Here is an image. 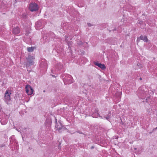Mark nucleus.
Wrapping results in <instances>:
<instances>
[{"instance_id": "obj_1", "label": "nucleus", "mask_w": 157, "mask_h": 157, "mask_svg": "<svg viewBox=\"0 0 157 157\" xmlns=\"http://www.w3.org/2000/svg\"><path fill=\"white\" fill-rule=\"evenodd\" d=\"M35 59V58L33 56H32L30 55L28 56V57L26 58L27 60L26 66H30L33 65L34 63L33 60Z\"/></svg>"}, {"instance_id": "obj_2", "label": "nucleus", "mask_w": 157, "mask_h": 157, "mask_svg": "<svg viewBox=\"0 0 157 157\" xmlns=\"http://www.w3.org/2000/svg\"><path fill=\"white\" fill-rule=\"evenodd\" d=\"M11 94V90H7L5 93L4 100L7 104H8V102L10 100V95Z\"/></svg>"}, {"instance_id": "obj_3", "label": "nucleus", "mask_w": 157, "mask_h": 157, "mask_svg": "<svg viewBox=\"0 0 157 157\" xmlns=\"http://www.w3.org/2000/svg\"><path fill=\"white\" fill-rule=\"evenodd\" d=\"M29 10L31 11H36L38 10V5L35 3H31L29 7Z\"/></svg>"}, {"instance_id": "obj_4", "label": "nucleus", "mask_w": 157, "mask_h": 157, "mask_svg": "<svg viewBox=\"0 0 157 157\" xmlns=\"http://www.w3.org/2000/svg\"><path fill=\"white\" fill-rule=\"evenodd\" d=\"M25 89L26 92L28 95H31L33 94V89L30 85H26Z\"/></svg>"}, {"instance_id": "obj_5", "label": "nucleus", "mask_w": 157, "mask_h": 157, "mask_svg": "<svg viewBox=\"0 0 157 157\" xmlns=\"http://www.w3.org/2000/svg\"><path fill=\"white\" fill-rule=\"evenodd\" d=\"M59 125H56L55 127L56 128V130H58L59 132H60L61 130H66V128L62 126V124L60 121H59Z\"/></svg>"}, {"instance_id": "obj_6", "label": "nucleus", "mask_w": 157, "mask_h": 157, "mask_svg": "<svg viewBox=\"0 0 157 157\" xmlns=\"http://www.w3.org/2000/svg\"><path fill=\"white\" fill-rule=\"evenodd\" d=\"M141 40H143L145 42H147L148 40V39L146 36H141L140 37L138 38L137 41H139Z\"/></svg>"}, {"instance_id": "obj_7", "label": "nucleus", "mask_w": 157, "mask_h": 157, "mask_svg": "<svg viewBox=\"0 0 157 157\" xmlns=\"http://www.w3.org/2000/svg\"><path fill=\"white\" fill-rule=\"evenodd\" d=\"M13 34H17L20 33V30L18 27H16L13 29Z\"/></svg>"}, {"instance_id": "obj_8", "label": "nucleus", "mask_w": 157, "mask_h": 157, "mask_svg": "<svg viewBox=\"0 0 157 157\" xmlns=\"http://www.w3.org/2000/svg\"><path fill=\"white\" fill-rule=\"evenodd\" d=\"M94 64L102 69H105V67L104 64H102L97 62H94Z\"/></svg>"}, {"instance_id": "obj_9", "label": "nucleus", "mask_w": 157, "mask_h": 157, "mask_svg": "<svg viewBox=\"0 0 157 157\" xmlns=\"http://www.w3.org/2000/svg\"><path fill=\"white\" fill-rule=\"evenodd\" d=\"M35 48L34 47H32L28 48L27 49L28 52H32L33 51Z\"/></svg>"}, {"instance_id": "obj_10", "label": "nucleus", "mask_w": 157, "mask_h": 157, "mask_svg": "<svg viewBox=\"0 0 157 157\" xmlns=\"http://www.w3.org/2000/svg\"><path fill=\"white\" fill-rule=\"evenodd\" d=\"M143 67V65L142 64L140 63H138L136 65V69H140Z\"/></svg>"}, {"instance_id": "obj_11", "label": "nucleus", "mask_w": 157, "mask_h": 157, "mask_svg": "<svg viewBox=\"0 0 157 157\" xmlns=\"http://www.w3.org/2000/svg\"><path fill=\"white\" fill-rule=\"evenodd\" d=\"M41 24V22H40L39 21V22H37L36 23V26H37L38 28L40 27V25Z\"/></svg>"}, {"instance_id": "obj_12", "label": "nucleus", "mask_w": 157, "mask_h": 157, "mask_svg": "<svg viewBox=\"0 0 157 157\" xmlns=\"http://www.w3.org/2000/svg\"><path fill=\"white\" fill-rule=\"evenodd\" d=\"M71 77H72L71 75H69L68 76V78H69V79H68V83L69 84H70V83H71L73 82L72 80H71V79H70L71 78Z\"/></svg>"}, {"instance_id": "obj_13", "label": "nucleus", "mask_w": 157, "mask_h": 157, "mask_svg": "<svg viewBox=\"0 0 157 157\" xmlns=\"http://www.w3.org/2000/svg\"><path fill=\"white\" fill-rule=\"evenodd\" d=\"M95 113H96L97 114V115H96V116H95L94 115V114H92V116L93 117H96L97 116H98V115L99 114L98 113V111L97 110H96L95 111Z\"/></svg>"}, {"instance_id": "obj_14", "label": "nucleus", "mask_w": 157, "mask_h": 157, "mask_svg": "<svg viewBox=\"0 0 157 157\" xmlns=\"http://www.w3.org/2000/svg\"><path fill=\"white\" fill-rule=\"evenodd\" d=\"M87 25H88L89 26V27H90L91 26H92L93 25H91L90 23H87Z\"/></svg>"}, {"instance_id": "obj_15", "label": "nucleus", "mask_w": 157, "mask_h": 157, "mask_svg": "<svg viewBox=\"0 0 157 157\" xmlns=\"http://www.w3.org/2000/svg\"><path fill=\"white\" fill-rule=\"evenodd\" d=\"M156 129H157V127L156 128L153 129V131H155Z\"/></svg>"}, {"instance_id": "obj_16", "label": "nucleus", "mask_w": 157, "mask_h": 157, "mask_svg": "<svg viewBox=\"0 0 157 157\" xmlns=\"http://www.w3.org/2000/svg\"><path fill=\"white\" fill-rule=\"evenodd\" d=\"M4 146H5V145H3V144H2V145H1L0 146V147H4Z\"/></svg>"}, {"instance_id": "obj_17", "label": "nucleus", "mask_w": 157, "mask_h": 157, "mask_svg": "<svg viewBox=\"0 0 157 157\" xmlns=\"http://www.w3.org/2000/svg\"><path fill=\"white\" fill-rule=\"evenodd\" d=\"M106 119L107 120H108V119H109V117H107L106 118Z\"/></svg>"}, {"instance_id": "obj_18", "label": "nucleus", "mask_w": 157, "mask_h": 157, "mask_svg": "<svg viewBox=\"0 0 157 157\" xmlns=\"http://www.w3.org/2000/svg\"><path fill=\"white\" fill-rule=\"evenodd\" d=\"M25 35H26V36H28V33H26Z\"/></svg>"}, {"instance_id": "obj_19", "label": "nucleus", "mask_w": 157, "mask_h": 157, "mask_svg": "<svg viewBox=\"0 0 157 157\" xmlns=\"http://www.w3.org/2000/svg\"><path fill=\"white\" fill-rule=\"evenodd\" d=\"M141 23H142V22L141 21H139V23L140 24H141Z\"/></svg>"}, {"instance_id": "obj_20", "label": "nucleus", "mask_w": 157, "mask_h": 157, "mask_svg": "<svg viewBox=\"0 0 157 157\" xmlns=\"http://www.w3.org/2000/svg\"><path fill=\"white\" fill-rule=\"evenodd\" d=\"M140 80H141L142 79V78H140Z\"/></svg>"}, {"instance_id": "obj_21", "label": "nucleus", "mask_w": 157, "mask_h": 157, "mask_svg": "<svg viewBox=\"0 0 157 157\" xmlns=\"http://www.w3.org/2000/svg\"><path fill=\"white\" fill-rule=\"evenodd\" d=\"M82 44V42H81V44Z\"/></svg>"}, {"instance_id": "obj_22", "label": "nucleus", "mask_w": 157, "mask_h": 157, "mask_svg": "<svg viewBox=\"0 0 157 157\" xmlns=\"http://www.w3.org/2000/svg\"><path fill=\"white\" fill-rule=\"evenodd\" d=\"M91 148H93V147H91Z\"/></svg>"}, {"instance_id": "obj_23", "label": "nucleus", "mask_w": 157, "mask_h": 157, "mask_svg": "<svg viewBox=\"0 0 157 157\" xmlns=\"http://www.w3.org/2000/svg\"><path fill=\"white\" fill-rule=\"evenodd\" d=\"M114 30H116V29H114Z\"/></svg>"}, {"instance_id": "obj_24", "label": "nucleus", "mask_w": 157, "mask_h": 157, "mask_svg": "<svg viewBox=\"0 0 157 157\" xmlns=\"http://www.w3.org/2000/svg\"><path fill=\"white\" fill-rule=\"evenodd\" d=\"M17 131H19V130H17Z\"/></svg>"}, {"instance_id": "obj_25", "label": "nucleus", "mask_w": 157, "mask_h": 157, "mask_svg": "<svg viewBox=\"0 0 157 157\" xmlns=\"http://www.w3.org/2000/svg\"><path fill=\"white\" fill-rule=\"evenodd\" d=\"M45 90L44 91V92H45Z\"/></svg>"}]
</instances>
